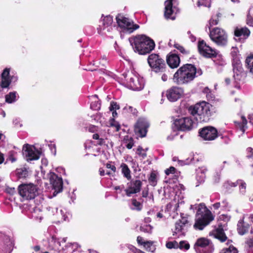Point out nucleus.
I'll return each instance as SVG.
<instances>
[{
    "mask_svg": "<svg viewBox=\"0 0 253 253\" xmlns=\"http://www.w3.org/2000/svg\"><path fill=\"white\" fill-rule=\"evenodd\" d=\"M202 74L201 69L197 70L194 65L186 64L179 68L174 73L173 80L177 84H182L191 82L196 77Z\"/></svg>",
    "mask_w": 253,
    "mask_h": 253,
    "instance_id": "nucleus-1",
    "label": "nucleus"
},
{
    "mask_svg": "<svg viewBox=\"0 0 253 253\" xmlns=\"http://www.w3.org/2000/svg\"><path fill=\"white\" fill-rule=\"evenodd\" d=\"M134 51L139 54H146L153 50L155 46L154 42L144 35H137L129 39Z\"/></svg>",
    "mask_w": 253,
    "mask_h": 253,
    "instance_id": "nucleus-2",
    "label": "nucleus"
},
{
    "mask_svg": "<svg viewBox=\"0 0 253 253\" xmlns=\"http://www.w3.org/2000/svg\"><path fill=\"white\" fill-rule=\"evenodd\" d=\"M212 106L208 103L202 102L189 107V113L199 122H207L211 115Z\"/></svg>",
    "mask_w": 253,
    "mask_h": 253,
    "instance_id": "nucleus-3",
    "label": "nucleus"
},
{
    "mask_svg": "<svg viewBox=\"0 0 253 253\" xmlns=\"http://www.w3.org/2000/svg\"><path fill=\"white\" fill-rule=\"evenodd\" d=\"M213 218L211 211L207 208L205 205L201 204L196 214L194 227L196 229L203 230L206 226L213 220Z\"/></svg>",
    "mask_w": 253,
    "mask_h": 253,
    "instance_id": "nucleus-4",
    "label": "nucleus"
},
{
    "mask_svg": "<svg viewBox=\"0 0 253 253\" xmlns=\"http://www.w3.org/2000/svg\"><path fill=\"white\" fill-rule=\"evenodd\" d=\"M18 193L23 200H30L38 195V188L32 183L23 184L19 186Z\"/></svg>",
    "mask_w": 253,
    "mask_h": 253,
    "instance_id": "nucleus-5",
    "label": "nucleus"
},
{
    "mask_svg": "<svg viewBox=\"0 0 253 253\" xmlns=\"http://www.w3.org/2000/svg\"><path fill=\"white\" fill-rule=\"evenodd\" d=\"M148 63L150 67L155 72H165L167 66L164 60L157 54L153 53L149 55Z\"/></svg>",
    "mask_w": 253,
    "mask_h": 253,
    "instance_id": "nucleus-6",
    "label": "nucleus"
},
{
    "mask_svg": "<svg viewBox=\"0 0 253 253\" xmlns=\"http://www.w3.org/2000/svg\"><path fill=\"white\" fill-rule=\"evenodd\" d=\"M210 37L211 39L218 46H225L227 43V34L221 28H213L210 32Z\"/></svg>",
    "mask_w": 253,
    "mask_h": 253,
    "instance_id": "nucleus-7",
    "label": "nucleus"
},
{
    "mask_svg": "<svg viewBox=\"0 0 253 253\" xmlns=\"http://www.w3.org/2000/svg\"><path fill=\"white\" fill-rule=\"evenodd\" d=\"M231 54L232 57L234 78L235 80H240L241 75L243 73V68L241 64L238 49L236 47H232Z\"/></svg>",
    "mask_w": 253,
    "mask_h": 253,
    "instance_id": "nucleus-8",
    "label": "nucleus"
},
{
    "mask_svg": "<svg viewBox=\"0 0 253 253\" xmlns=\"http://www.w3.org/2000/svg\"><path fill=\"white\" fill-rule=\"evenodd\" d=\"M116 20L118 26L129 33H132L139 27V25L134 24L131 20L121 14L116 17Z\"/></svg>",
    "mask_w": 253,
    "mask_h": 253,
    "instance_id": "nucleus-9",
    "label": "nucleus"
},
{
    "mask_svg": "<svg viewBox=\"0 0 253 253\" xmlns=\"http://www.w3.org/2000/svg\"><path fill=\"white\" fill-rule=\"evenodd\" d=\"M164 15L167 19L174 20L176 15L179 12L176 0H167L165 2Z\"/></svg>",
    "mask_w": 253,
    "mask_h": 253,
    "instance_id": "nucleus-10",
    "label": "nucleus"
},
{
    "mask_svg": "<svg viewBox=\"0 0 253 253\" xmlns=\"http://www.w3.org/2000/svg\"><path fill=\"white\" fill-rule=\"evenodd\" d=\"M126 81L127 87L133 90H140L144 87L143 78L132 73L128 75Z\"/></svg>",
    "mask_w": 253,
    "mask_h": 253,
    "instance_id": "nucleus-11",
    "label": "nucleus"
},
{
    "mask_svg": "<svg viewBox=\"0 0 253 253\" xmlns=\"http://www.w3.org/2000/svg\"><path fill=\"white\" fill-rule=\"evenodd\" d=\"M113 17L110 15H107L102 17L98 27V33L101 35H107L112 30Z\"/></svg>",
    "mask_w": 253,
    "mask_h": 253,
    "instance_id": "nucleus-12",
    "label": "nucleus"
},
{
    "mask_svg": "<svg viewBox=\"0 0 253 253\" xmlns=\"http://www.w3.org/2000/svg\"><path fill=\"white\" fill-rule=\"evenodd\" d=\"M194 249L197 253H211V241L205 238H200L194 244Z\"/></svg>",
    "mask_w": 253,
    "mask_h": 253,
    "instance_id": "nucleus-13",
    "label": "nucleus"
},
{
    "mask_svg": "<svg viewBox=\"0 0 253 253\" xmlns=\"http://www.w3.org/2000/svg\"><path fill=\"white\" fill-rule=\"evenodd\" d=\"M198 48L200 54L207 58L215 57L217 54V51L207 44L204 40L198 42Z\"/></svg>",
    "mask_w": 253,
    "mask_h": 253,
    "instance_id": "nucleus-14",
    "label": "nucleus"
},
{
    "mask_svg": "<svg viewBox=\"0 0 253 253\" xmlns=\"http://www.w3.org/2000/svg\"><path fill=\"white\" fill-rule=\"evenodd\" d=\"M23 154L27 161L37 160L40 155V152L34 146L28 144L23 146Z\"/></svg>",
    "mask_w": 253,
    "mask_h": 253,
    "instance_id": "nucleus-15",
    "label": "nucleus"
},
{
    "mask_svg": "<svg viewBox=\"0 0 253 253\" xmlns=\"http://www.w3.org/2000/svg\"><path fill=\"white\" fill-rule=\"evenodd\" d=\"M174 125L178 130L185 131L192 128L193 122L189 117H184L176 119Z\"/></svg>",
    "mask_w": 253,
    "mask_h": 253,
    "instance_id": "nucleus-16",
    "label": "nucleus"
},
{
    "mask_svg": "<svg viewBox=\"0 0 253 253\" xmlns=\"http://www.w3.org/2000/svg\"><path fill=\"white\" fill-rule=\"evenodd\" d=\"M149 126L148 121L144 118L139 119L135 126L134 131L136 134L143 137L146 136L147 128Z\"/></svg>",
    "mask_w": 253,
    "mask_h": 253,
    "instance_id": "nucleus-17",
    "label": "nucleus"
},
{
    "mask_svg": "<svg viewBox=\"0 0 253 253\" xmlns=\"http://www.w3.org/2000/svg\"><path fill=\"white\" fill-rule=\"evenodd\" d=\"M200 135L205 140H214L217 136V130L212 126L204 127L200 132Z\"/></svg>",
    "mask_w": 253,
    "mask_h": 253,
    "instance_id": "nucleus-18",
    "label": "nucleus"
},
{
    "mask_svg": "<svg viewBox=\"0 0 253 253\" xmlns=\"http://www.w3.org/2000/svg\"><path fill=\"white\" fill-rule=\"evenodd\" d=\"M50 183L52 185L55 191L53 195L55 196L62 190L63 182L61 178L59 177L53 173H51L49 176Z\"/></svg>",
    "mask_w": 253,
    "mask_h": 253,
    "instance_id": "nucleus-19",
    "label": "nucleus"
},
{
    "mask_svg": "<svg viewBox=\"0 0 253 253\" xmlns=\"http://www.w3.org/2000/svg\"><path fill=\"white\" fill-rule=\"evenodd\" d=\"M142 186V182L139 180L132 181L128 187L125 190L126 194L128 197H130L132 194L140 192Z\"/></svg>",
    "mask_w": 253,
    "mask_h": 253,
    "instance_id": "nucleus-20",
    "label": "nucleus"
},
{
    "mask_svg": "<svg viewBox=\"0 0 253 253\" xmlns=\"http://www.w3.org/2000/svg\"><path fill=\"white\" fill-rule=\"evenodd\" d=\"M182 93L181 89L178 87H172L167 90V97L171 102L176 101Z\"/></svg>",
    "mask_w": 253,
    "mask_h": 253,
    "instance_id": "nucleus-21",
    "label": "nucleus"
},
{
    "mask_svg": "<svg viewBox=\"0 0 253 253\" xmlns=\"http://www.w3.org/2000/svg\"><path fill=\"white\" fill-rule=\"evenodd\" d=\"M187 222L188 221L185 217H182L178 220L175 224V229L173 232V235L174 236L175 234L180 232L181 233V234H183V232L186 229Z\"/></svg>",
    "mask_w": 253,
    "mask_h": 253,
    "instance_id": "nucleus-22",
    "label": "nucleus"
},
{
    "mask_svg": "<svg viewBox=\"0 0 253 253\" xmlns=\"http://www.w3.org/2000/svg\"><path fill=\"white\" fill-rule=\"evenodd\" d=\"M167 62L169 66L171 68H177L180 64L179 57L175 54H171L168 56Z\"/></svg>",
    "mask_w": 253,
    "mask_h": 253,
    "instance_id": "nucleus-23",
    "label": "nucleus"
},
{
    "mask_svg": "<svg viewBox=\"0 0 253 253\" xmlns=\"http://www.w3.org/2000/svg\"><path fill=\"white\" fill-rule=\"evenodd\" d=\"M250 32L249 30L246 27L236 28L234 31V35L237 37H241L246 39L250 35Z\"/></svg>",
    "mask_w": 253,
    "mask_h": 253,
    "instance_id": "nucleus-24",
    "label": "nucleus"
},
{
    "mask_svg": "<svg viewBox=\"0 0 253 253\" xmlns=\"http://www.w3.org/2000/svg\"><path fill=\"white\" fill-rule=\"evenodd\" d=\"M212 234L215 238L218 239L222 242L225 241L227 238L223 229L220 227L213 230Z\"/></svg>",
    "mask_w": 253,
    "mask_h": 253,
    "instance_id": "nucleus-25",
    "label": "nucleus"
},
{
    "mask_svg": "<svg viewBox=\"0 0 253 253\" xmlns=\"http://www.w3.org/2000/svg\"><path fill=\"white\" fill-rule=\"evenodd\" d=\"M237 226L238 233L242 235L246 234L248 231V230L250 227L249 224L245 223L243 221V219L240 220L238 222Z\"/></svg>",
    "mask_w": 253,
    "mask_h": 253,
    "instance_id": "nucleus-26",
    "label": "nucleus"
},
{
    "mask_svg": "<svg viewBox=\"0 0 253 253\" xmlns=\"http://www.w3.org/2000/svg\"><path fill=\"white\" fill-rule=\"evenodd\" d=\"M120 168H121V171L124 176L127 179L130 180L131 178L130 174V170L129 169L128 166L125 163H122Z\"/></svg>",
    "mask_w": 253,
    "mask_h": 253,
    "instance_id": "nucleus-27",
    "label": "nucleus"
},
{
    "mask_svg": "<svg viewBox=\"0 0 253 253\" xmlns=\"http://www.w3.org/2000/svg\"><path fill=\"white\" fill-rule=\"evenodd\" d=\"M206 171L207 170L205 169H197L196 178L200 183H202L205 181Z\"/></svg>",
    "mask_w": 253,
    "mask_h": 253,
    "instance_id": "nucleus-28",
    "label": "nucleus"
},
{
    "mask_svg": "<svg viewBox=\"0 0 253 253\" xmlns=\"http://www.w3.org/2000/svg\"><path fill=\"white\" fill-rule=\"evenodd\" d=\"M13 79H14L15 81H16L17 77H11L10 79V78H1V84H0L1 87L6 88V87H8L11 81Z\"/></svg>",
    "mask_w": 253,
    "mask_h": 253,
    "instance_id": "nucleus-29",
    "label": "nucleus"
},
{
    "mask_svg": "<svg viewBox=\"0 0 253 253\" xmlns=\"http://www.w3.org/2000/svg\"><path fill=\"white\" fill-rule=\"evenodd\" d=\"M245 62L250 72L253 74V54L248 56L246 59Z\"/></svg>",
    "mask_w": 253,
    "mask_h": 253,
    "instance_id": "nucleus-30",
    "label": "nucleus"
},
{
    "mask_svg": "<svg viewBox=\"0 0 253 253\" xmlns=\"http://www.w3.org/2000/svg\"><path fill=\"white\" fill-rule=\"evenodd\" d=\"M16 100V92H11L5 95V101L8 103H11Z\"/></svg>",
    "mask_w": 253,
    "mask_h": 253,
    "instance_id": "nucleus-31",
    "label": "nucleus"
},
{
    "mask_svg": "<svg viewBox=\"0 0 253 253\" xmlns=\"http://www.w3.org/2000/svg\"><path fill=\"white\" fill-rule=\"evenodd\" d=\"M242 122L237 123V126L239 127L240 130L244 133L245 131L246 128L247 127L246 125L247 124V121L245 117L244 116L242 117Z\"/></svg>",
    "mask_w": 253,
    "mask_h": 253,
    "instance_id": "nucleus-32",
    "label": "nucleus"
},
{
    "mask_svg": "<svg viewBox=\"0 0 253 253\" xmlns=\"http://www.w3.org/2000/svg\"><path fill=\"white\" fill-rule=\"evenodd\" d=\"M247 23L249 26L253 27V7L249 11L247 18Z\"/></svg>",
    "mask_w": 253,
    "mask_h": 253,
    "instance_id": "nucleus-33",
    "label": "nucleus"
},
{
    "mask_svg": "<svg viewBox=\"0 0 253 253\" xmlns=\"http://www.w3.org/2000/svg\"><path fill=\"white\" fill-rule=\"evenodd\" d=\"M132 205L133 206V207H131V209L133 210H136V211H140L142 209V205L139 202L137 201L136 199H132Z\"/></svg>",
    "mask_w": 253,
    "mask_h": 253,
    "instance_id": "nucleus-34",
    "label": "nucleus"
},
{
    "mask_svg": "<svg viewBox=\"0 0 253 253\" xmlns=\"http://www.w3.org/2000/svg\"><path fill=\"white\" fill-rule=\"evenodd\" d=\"M17 174L20 178L26 177L28 175V171L25 168L17 169Z\"/></svg>",
    "mask_w": 253,
    "mask_h": 253,
    "instance_id": "nucleus-35",
    "label": "nucleus"
},
{
    "mask_svg": "<svg viewBox=\"0 0 253 253\" xmlns=\"http://www.w3.org/2000/svg\"><path fill=\"white\" fill-rule=\"evenodd\" d=\"M124 141L126 143V146L127 149H130L132 148L133 146V140L132 138H128V136H126L125 138Z\"/></svg>",
    "mask_w": 253,
    "mask_h": 253,
    "instance_id": "nucleus-36",
    "label": "nucleus"
},
{
    "mask_svg": "<svg viewBox=\"0 0 253 253\" xmlns=\"http://www.w3.org/2000/svg\"><path fill=\"white\" fill-rule=\"evenodd\" d=\"M152 229L153 227L149 224L141 225L140 227V230L141 231L148 233H151L152 232Z\"/></svg>",
    "mask_w": 253,
    "mask_h": 253,
    "instance_id": "nucleus-37",
    "label": "nucleus"
},
{
    "mask_svg": "<svg viewBox=\"0 0 253 253\" xmlns=\"http://www.w3.org/2000/svg\"><path fill=\"white\" fill-rule=\"evenodd\" d=\"M166 246L168 249H178V242L176 241H169L167 242Z\"/></svg>",
    "mask_w": 253,
    "mask_h": 253,
    "instance_id": "nucleus-38",
    "label": "nucleus"
},
{
    "mask_svg": "<svg viewBox=\"0 0 253 253\" xmlns=\"http://www.w3.org/2000/svg\"><path fill=\"white\" fill-rule=\"evenodd\" d=\"M211 0H198L197 4L198 6H205L210 7Z\"/></svg>",
    "mask_w": 253,
    "mask_h": 253,
    "instance_id": "nucleus-39",
    "label": "nucleus"
},
{
    "mask_svg": "<svg viewBox=\"0 0 253 253\" xmlns=\"http://www.w3.org/2000/svg\"><path fill=\"white\" fill-rule=\"evenodd\" d=\"M178 249L181 250H187L190 248L189 244L186 241H180L179 243H178Z\"/></svg>",
    "mask_w": 253,
    "mask_h": 253,
    "instance_id": "nucleus-40",
    "label": "nucleus"
},
{
    "mask_svg": "<svg viewBox=\"0 0 253 253\" xmlns=\"http://www.w3.org/2000/svg\"><path fill=\"white\" fill-rule=\"evenodd\" d=\"M237 183L239 185L240 191L242 194H244L246 191V184L243 181L239 180L237 181Z\"/></svg>",
    "mask_w": 253,
    "mask_h": 253,
    "instance_id": "nucleus-41",
    "label": "nucleus"
},
{
    "mask_svg": "<svg viewBox=\"0 0 253 253\" xmlns=\"http://www.w3.org/2000/svg\"><path fill=\"white\" fill-rule=\"evenodd\" d=\"M222 253H238V251L234 247L230 246L228 248L223 249Z\"/></svg>",
    "mask_w": 253,
    "mask_h": 253,
    "instance_id": "nucleus-42",
    "label": "nucleus"
},
{
    "mask_svg": "<svg viewBox=\"0 0 253 253\" xmlns=\"http://www.w3.org/2000/svg\"><path fill=\"white\" fill-rule=\"evenodd\" d=\"M174 47L183 54H187L189 53L188 50H186L182 45L178 43H175Z\"/></svg>",
    "mask_w": 253,
    "mask_h": 253,
    "instance_id": "nucleus-43",
    "label": "nucleus"
},
{
    "mask_svg": "<svg viewBox=\"0 0 253 253\" xmlns=\"http://www.w3.org/2000/svg\"><path fill=\"white\" fill-rule=\"evenodd\" d=\"M149 181L152 185H155L156 183V175L155 173L153 172L151 173L150 176L149 178Z\"/></svg>",
    "mask_w": 253,
    "mask_h": 253,
    "instance_id": "nucleus-44",
    "label": "nucleus"
},
{
    "mask_svg": "<svg viewBox=\"0 0 253 253\" xmlns=\"http://www.w3.org/2000/svg\"><path fill=\"white\" fill-rule=\"evenodd\" d=\"M219 14H220V13L217 14V17L219 16ZM218 17L215 18H214L213 17H212L210 19V20L209 21V25H210V27H212L214 25H217L218 24Z\"/></svg>",
    "mask_w": 253,
    "mask_h": 253,
    "instance_id": "nucleus-45",
    "label": "nucleus"
},
{
    "mask_svg": "<svg viewBox=\"0 0 253 253\" xmlns=\"http://www.w3.org/2000/svg\"><path fill=\"white\" fill-rule=\"evenodd\" d=\"M119 106L116 102H112L109 107V109L111 111H114V110L119 109Z\"/></svg>",
    "mask_w": 253,
    "mask_h": 253,
    "instance_id": "nucleus-46",
    "label": "nucleus"
},
{
    "mask_svg": "<svg viewBox=\"0 0 253 253\" xmlns=\"http://www.w3.org/2000/svg\"><path fill=\"white\" fill-rule=\"evenodd\" d=\"M10 78L9 77V69L6 68L5 69L1 75V78Z\"/></svg>",
    "mask_w": 253,
    "mask_h": 253,
    "instance_id": "nucleus-47",
    "label": "nucleus"
},
{
    "mask_svg": "<svg viewBox=\"0 0 253 253\" xmlns=\"http://www.w3.org/2000/svg\"><path fill=\"white\" fill-rule=\"evenodd\" d=\"M111 126L115 128L116 131H118L120 129V125L118 122L114 121H113V122L111 123Z\"/></svg>",
    "mask_w": 253,
    "mask_h": 253,
    "instance_id": "nucleus-48",
    "label": "nucleus"
},
{
    "mask_svg": "<svg viewBox=\"0 0 253 253\" xmlns=\"http://www.w3.org/2000/svg\"><path fill=\"white\" fill-rule=\"evenodd\" d=\"M175 169L173 167H171L169 169H167L165 170V173L167 175H169L170 173H174L175 172Z\"/></svg>",
    "mask_w": 253,
    "mask_h": 253,
    "instance_id": "nucleus-49",
    "label": "nucleus"
},
{
    "mask_svg": "<svg viewBox=\"0 0 253 253\" xmlns=\"http://www.w3.org/2000/svg\"><path fill=\"white\" fill-rule=\"evenodd\" d=\"M247 157L248 158H253V149L251 148V147H249L247 148Z\"/></svg>",
    "mask_w": 253,
    "mask_h": 253,
    "instance_id": "nucleus-50",
    "label": "nucleus"
},
{
    "mask_svg": "<svg viewBox=\"0 0 253 253\" xmlns=\"http://www.w3.org/2000/svg\"><path fill=\"white\" fill-rule=\"evenodd\" d=\"M237 182L236 183H233V182H228V181L227 183H225L224 186L226 188H228L230 186H231V187H235V186H237Z\"/></svg>",
    "mask_w": 253,
    "mask_h": 253,
    "instance_id": "nucleus-51",
    "label": "nucleus"
},
{
    "mask_svg": "<svg viewBox=\"0 0 253 253\" xmlns=\"http://www.w3.org/2000/svg\"><path fill=\"white\" fill-rule=\"evenodd\" d=\"M90 107L94 110H98L100 107V103H96L95 104L91 103Z\"/></svg>",
    "mask_w": 253,
    "mask_h": 253,
    "instance_id": "nucleus-52",
    "label": "nucleus"
},
{
    "mask_svg": "<svg viewBox=\"0 0 253 253\" xmlns=\"http://www.w3.org/2000/svg\"><path fill=\"white\" fill-rule=\"evenodd\" d=\"M106 167L108 169H111L113 171L115 172L116 170V167L114 165H112L111 164H107Z\"/></svg>",
    "mask_w": 253,
    "mask_h": 253,
    "instance_id": "nucleus-53",
    "label": "nucleus"
},
{
    "mask_svg": "<svg viewBox=\"0 0 253 253\" xmlns=\"http://www.w3.org/2000/svg\"><path fill=\"white\" fill-rule=\"evenodd\" d=\"M137 154L139 156L141 157L143 159H144L146 157V156H147V154H146V151H145V150H143L142 152H137Z\"/></svg>",
    "mask_w": 253,
    "mask_h": 253,
    "instance_id": "nucleus-54",
    "label": "nucleus"
},
{
    "mask_svg": "<svg viewBox=\"0 0 253 253\" xmlns=\"http://www.w3.org/2000/svg\"><path fill=\"white\" fill-rule=\"evenodd\" d=\"M143 245L145 248H148L152 245V243L150 241L144 242Z\"/></svg>",
    "mask_w": 253,
    "mask_h": 253,
    "instance_id": "nucleus-55",
    "label": "nucleus"
},
{
    "mask_svg": "<svg viewBox=\"0 0 253 253\" xmlns=\"http://www.w3.org/2000/svg\"><path fill=\"white\" fill-rule=\"evenodd\" d=\"M142 195L143 197H147L148 195V189H144L142 192Z\"/></svg>",
    "mask_w": 253,
    "mask_h": 253,
    "instance_id": "nucleus-56",
    "label": "nucleus"
},
{
    "mask_svg": "<svg viewBox=\"0 0 253 253\" xmlns=\"http://www.w3.org/2000/svg\"><path fill=\"white\" fill-rule=\"evenodd\" d=\"M137 241L139 244L143 245L144 241L142 237L138 236L137 238Z\"/></svg>",
    "mask_w": 253,
    "mask_h": 253,
    "instance_id": "nucleus-57",
    "label": "nucleus"
},
{
    "mask_svg": "<svg viewBox=\"0 0 253 253\" xmlns=\"http://www.w3.org/2000/svg\"><path fill=\"white\" fill-rule=\"evenodd\" d=\"M247 243L250 248H253V238L252 239H250L249 240H248L247 241Z\"/></svg>",
    "mask_w": 253,
    "mask_h": 253,
    "instance_id": "nucleus-58",
    "label": "nucleus"
},
{
    "mask_svg": "<svg viewBox=\"0 0 253 253\" xmlns=\"http://www.w3.org/2000/svg\"><path fill=\"white\" fill-rule=\"evenodd\" d=\"M60 211L61 214L62 216V218H63V220L64 221L66 220L67 216L66 215L65 212L63 210H60Z\"/></svg>",
    "mask_w": 253,
    "mask_h": 253,
    "instance_id": "nucleus-59",
    "label": "nucleus"
},
{
    "mask_svg": "<svg viewBox=\"0 0 253 253\" xmlns=\"http://www.w3.org/2000/svg\"><path fill=\"white\" fill-rule=\"evenodd\" d=\"M168 76L166 73H164L161 77V79L164 82L167 81L168 80Z\"/></svg>",
    "mask_w": 253,
    "mask_h": 253,
    "instance_id": "nucleus-60",
    "label": "nucleus"
},
{
    "mask_svg": "<svg viewBox=\"0 0 253 253\" xmlns=\"http://www.w3.org/2000/svg\"><path fill=\"white\" fill-rule=\"evenodd\" d=\"M187 34L189 35V38L191 39L192 42H195L196 41V38L194 36L192 35L190 31H188Z\"/></svg>",
    "mask_w": 253,
    "mask_h": 253,
    "instance_id": "nucleus-61",
    "label": "nucleus"
},
{
    "mask_svg": "<svg viewBox=\"0 0 253 253\" xmlns=\"http://www.w3.org/2000/svg\"><path fill=\"white\" fill-rule=\"evenodd\" d=\"M214 209L215 210H217L219 208V207H220V203H215L213 205H212Z\"/></svg>",
    "mask_w": 253,
    "mask_h": 253,
    "instance_id": "nucleus-62",
    "label": "nucleus"
},
{
    "mask_svg": "<svg viewBox=\"0 0 253 253\" xmlns=\"http://www.w3.org/2000/svg\"><path fill=\"white\" fill-rule=\"evenodd\" d=\"M144 222L146 223H148L151 222V219L150 217H145L144 219Z\"/></svg>",
    "mask_w": 253,
    "mask_h": 253,
    "instance_id": "nucleus-63",
    "label": "nucleus"
},
{
    "mask_svg": "<svg viewBox=\"0 0 253 253\" xmlns=\"http://www.w3.org/2000/svg\"><path fill=\"white\" fill-rule=\"evenodd\" d=\"M4 161L3 154L0 152V164H1Z\"/></svg>",
    "mask_w": 253,
    "mask_h": 253,
    "instance_id": "nucleus-64",
    "label": "nucleus"
}]
</instances>
